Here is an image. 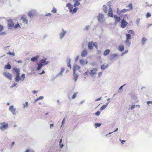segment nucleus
<instances>
[{
	"label": "nucleus",
	"mask_w": 152,
	"mask_h": 152,
	"mask_svg": "<svg viewBox=\"0 0 152 152\" xmlns=\"http://www.w3.org/2000/svg\"><path fill=\"white\" fill-rule=\"evenodd\" d=\"M73 76L74 80L76 82L78 78V76L75 73V72H73Z\"/></svg>",
	"instance_id": "a878e982"
},
{
	"label": "nucleus",
	"mask_w": 152,
	"mask_h": 152,
	"mask_svg": "<svg viewBox=\"0 0 152 152\" xmlns=\"http://www.w3.org/2000/svg\"><path fill=\"white\" fill-rule=\"evenodd\" d=\"M25 78V74H23L21 77H20V74L16 75L15 80L16 82L18 83L20 80L23 81Z\"/></svg>",
	"instance_id": "f03ea898"
},
{
	"label": "nucleus",
	"mask_w": 152,
	"mask_h": 152,
	"mask_svg": "<svg viewBox=\"0 0 152 152\" xmlns=\"http://www.w3.org/2000/svg\"><path fill=\"white\" fill-rule=\"evenodd\" d=\"M6 32H1L0 33V36L2 35H4L6 34Z\"/></svg>",
	"instance_id": "864d4df0"
},
{
	"label": "nucleus",
	"mask_w": 152,
	"mask_h": 152,
	"mask_svg": "<svg viewBox=\"0 0 152 152\" xmlns=\"http://www.w3.org/2000/svg\"><path fill=\"white\" fill-rule=\"evenodd\" d=\"M146 103L148 104H149L150 103L152 104V101H148Z\"/></svg>",
	"instance_id": "bf43d9fd"
},
{
	"label": "nucleus",
	"mask_w": 152,
	"mask_h": 152,
	"mask_svg": "<svg viewBox=\"0 0 152 152\" xmlns=\"http://www.w3.org/2000/svg\"><path fill=\"white\" fill-rule=\"evenodd\" d=\"M23 108H25L26 107H28V103L27 102H26L25 103H23Z\"/></svg>",
	"instance_id": "e433bc0d"
},
{
	"label": "nucleus",
	"mask_w": 152,
	"mask_h": 152,
	"mask_svg": "<svg viewBox=\"0 0 152 152\" xmlns=\"http://www.w3.org/2000/svg\"><path fill=\"white\" fill-rule=\"evenodd\" d=\"M17 85V83H14L10 87V88H12L13 87H14L15 86Z\"/></svg>",
	"instance_id": "49530a36"
},
{
	"label": "nucleus",
	"mask_w": 152,
	"mask_h": 152,
	"mask_svg": "<svg viewBox=\"0 0 152 152\" xmlns=\"http://www.w3.org/2000/svg\"><path fill=\"white\" fill-rule=\"evenodd\" d=\"M102 75V72H99L98 73V77H101Z\"/></svg>",
	"instance_id": "4d7b16f0"
},
{
	"label": "nucleus",
	"mask_w": 152,
	"mask_h": 152,
	"mask_svg": "<svg viewBox=\"0 0 152 152\" xmlns=\"http://www.w3.org/2000/svg\"><path fill=\"white\" fill-rule=\"evenodd\" d=\"M127 24L128 23L123 19L121 22V28H124L126 26Z\"/></svg>",
	"instance_id": "9d476101"
},
{
	"label": "nucleus",
	"mask_w": 152,
	"mask_h": 152,
	"mask_svg": "<svg viewBox=\"0 0 152 152\" xmlns=\"http://www.w3.org/2000/svg\"><path fill=\"white\" fill-rule=\"evenodd\" d=\"M114 17L115 20V23H116L118 22H120L121 20V18L120 17H118L116 15H114Z\"/></svg>",
	"instance_id": "f3484780"
},
{
	"label": "nucleus",
	"mask_w": 152,
	"mask_h": 152,
	"mask_svg": "<svg viewBox=\"0 0 152 152\" xmlns=\"http://www.w3.org/2000/svg\"><path fill=\"white\" fill-rule=\"evenodd\" d=\"M65 120H66V118H63V119L62 122V125L64 123Z\"/></svg>",
	"instance_id": "5fc2aeb1"
},
{
	"label": "nucleus",
	"mask_w": 152,
	"mask_h": 152,
	"mask_svg": "<svg viewBox=\"0 0 152 152\" xmlns=\"http://www.w3.org/2000/svg\"><path fill=\"white\" fill-rule=\"evenodd\" d=\"M107 65H102L101 67V69L102 70H104L107 67Z\"/></svg>",
	"instance_id": "c9c22d12"
},
{
	"label": "nucleus",
	"mask_w": 152,
	"mask_h": 152,
	"mask_svg": "<svg viewBox=\"0 0 152 152\" xmlns=\"http://www.w3.org/2000/svg\"><path fill=\"white\" fill-rule=\"evenodd\" d=\"M4 29V28L2 25H0V31H2Z\"/></svg>",
	"instance_id": "3c124183"
},
{
	"label": "nucleus",
	"mask_w": 152,
	"mask_h": 152,
	"mask_svg": "<svg viewBox=\"0 0 152 152\" xmlns=\"http://www.w3.org/2000/svg\"><path fill=\"white\" fill-rule=\"evenodd\" d=\"M88 48L89 50H92L93 48V46H94L97 49H98V45L96 42H94L93 41L89 42L88 43Z\"/></svg>",
	"instance_id": "f257e3e1"
},
{
	"label": "nucleus",
	"mask_w": 152,
	"mask_h": 152,
	"mask_svg": "<svg viewBox=\"0 0 152 152\" xmlns=\"http://www.w3.org/2000/svg\"><path fill=\"white\" fill-rule=\"evenodd\" d=\"M78 9V8L77 7L74 8L72 10V14H73L76 13Z\"/></svg>",
	"instance_id": "72a5a7b5"
},
{
	"label": "nucleus",
	"mask_w": 152,
	"mask_h": 152,
	"mask_svg": "<svg viewBox=\"0 0 152 152\" xmlns=\"http://www.w3.org/2000/svg\"><path fill=\"white\" fill-rule=\"evenodd\" d=\"M129 9H124L122 10H120V14L122 13H125L126 12L129 11Z\"/></svg>",
	"instance_id": "c85d7f7f"
},
{
	"label": "nucleus",
	"mask_w": 152,
	"mask_h": 152,
	"mask_svg": "<svg viewBox=\"0 0 152 152\" xmlns=\"http://www.w3.org/2000/svg\"><path fill=\"white\" fill-rule=\"evenodd\" d=\"M56 76H54L53 75V76H52V78H51V80H51V81H53V80H54L55 79H54V77H55Z\"/></svg>",
	"instance_id": "680f3d73"
},
{
	"label": "nucleus",
	"mask_w": 152,
	"mask_h": 152,
	"mask_svg": "<svg viewBox=\"0 0 152 152\" xmlns=\"http://www.w3.org/2000/svg\"><path fill=\"white\" fill-rule=\"evenodd\" d=\"M126 39L129 40L131 39L132 38L131 35L129 34H126Z\"/></svg>",
	"instance_id": "2f4dec72"
},
{
	"label": "nucleus",
	"mask_w": 152,
	"mask_h": 152,
	"mask_svg": "<svg viewBox=\"0 0 152 152\" xmlns=\"http://www.w3.org/2000/svg\"><path fill=\"white\" fill-rule=\"evenodd\" d=\"M38 66L37 68V69L38 70H39V69H40L43 66V65H42V64H38Z\"/></svg>",
	"instance_id": "58836bf2"
},
{
	"label": "nucleus",
	"mask_w": 152,
	"mask_h": 152,
	"mask_svg": "<svg viewBox=\"0 0 152 152\" xmlns=\"http://www.w3.org/2000/svg\"><path fill=\"white\" fill-rule=\"evenodd\" d=\"M108 16H109L111 17H113L112 10L110 7L109 9Z\"/></svg>",
	"instance_id": "a211bd4d"
},
{
	"label": "nucleus",
	"mask_w": 152,
	"mask_h": 152,
	"mask_svg": "<svg viewBox=\"0 0 152 152\" xmlns=\"http://www.w3.org/2000/svg\"><path fill=\"white\" fill-rule=\"evenodd\" d=\"M151 16V14L149 13L148 12L147 13L146 17L147 18H148L149 17Z\"/></svg>",
	"instance_id": "de8ad7c7"
},
{
	"label": "nucleus",
	"mask_w": 152,
	"mask_h": 152,
	"mask_svg": "<svg viewBox=\"0 0 152 152\" xmlns=\"http://www.w3.org/2000/svg\"><path fill=\"white\" fill-rule=\"evenodd\" d=\"M39 56L37 55L36 56H35L32 58L31 60L32 61H34L36 60H37L38 58H39Z\"/></svg>",
	"instance_id": "bb28decb"
},
{
	"label": "nucleus",
	"mask_w": 152,
	"mask_h": 152,
	"mask_svg": "<svg viewBox=\"0 0 152 152\" xmlns=\"http://www.w3.org/2000/svg\"><path fill=\"white\" fill-rule=\"evenodd\" d=\"M124 50V46L123 45H120L118 48V50L122 52Z\"/></svg>",
	"instance_id": "393cba45"
},
{
	"label": "nucleus",
	"mask_w": 152,
	"mask_h": 152,
	"mask_svg": "<svg viewBox=\"0 0 152 152\" xmlns=\"http://www.w3.org/2000/svg\"><path fill=\"white\" fill-rule=\"evenodd\" d=\"M90 28V26H87L85 27V29L86 30H88L89 28Z\"/></svg>",
	"instance_id": "6e6d98bb"
},
{
	"label": "nucleus",
	"mask_w": 152,
	"mask_h": 152,
	"mask_svg": "<svg viewBox=\"0 0 152 152\" xmlns=\"http://www.w3.org/2000/svg\"><path fill=\"white\" fill-rule=\"evenodd\" d=\"M66 33V31L63 28H62L61 31L59 34L60 39H63V38L64 37Z\"/></svg>",
	"instance_id": "423d86ee"
},
{
	"label": "nucleus",
	"mask_w": 152,
	"mask_h": 152,
	"mask_svg": "<svg viewBox=\"0 0 152 152\" xmlns=\"http://www.w3.org/2000/svg\"><path fill=\"white\" fill-rule=\"evenodd\" d=\"M97 19L99 22H102L104 20V15L102 14L99 13L97 16Z\"/></svg>",
	"instance_id": "1a4fd4ad"
},
{
	"label": "nucleus",
	"mask_w": 152,
	"mask_h": 152,
	"mask_svg": "<svg viewBox=\"0 0 152 152\" xmlns=\"http://www.w3.org/2000/svg\"><path fill=\"white\" fill-rule=\"evenodd\" d=\"M127 7H128L129 8H130V9H132V4H129L127 6Z\"/></svg>",
	"instance_id": "8fccbe9b"
},
{
	"label": "nucleus",
	"mask_w": 152,
	"mask_h": 152,
	"mask_svg": "<svg viewBox=\"0 0 152 152\" xmlns=\"http://www.w3.org/2000/svg\"><path fill=\"white\" fill-rule=\"evenodd\" d=\"M101 125V123H95V126L96 127H99Z\"/></svg>",
	"instance_id": "79ce46f5"
},
{
	"label": "nucleus",
	"mask_w": 152,
	"mask_h": 152,
	"mask_svg": "<svg viewBox=\"0 0 152 152\" xmlns=\"http://www.w3.org/2000/svg\"><path fill=\"white\" fill-rule=\"evenodd\" d=\"M80 69V67L77 64L74 65L73 68V72H75L76 70H79Z\"/></svg>",
	"instance_id": "6ab92c4d"
},
{
	"label": "nucleus",
	"mask_w": 152,
	"mask_h": 152,
	"mask_svg": "<svg viewBox=\"0 0 152 152\" xmlns=\"http://www.w3.org/2000/svg\"><path fill=\"white\" fill-rule=\"evenodd\" d=\"M3 75L4 77L10 80H11L12 79V75L10 73L7 72H3Z\"/></svg>",
	"instance_id": "0eeeda50"
},
{
	"label": "nucleus",
	"mask_w": 152,
	"mask_h": 152,
	"mask_svg": "<svg viewBox=\"0 0 152 152\" xmlns=\"http://www.w3.org/2000/svg\"><path fill=\"white\" fill-rule=\"evenodd\" d=\"M146 40L147 39L145 38L144 37H143L142 40V45H144Z\"/></svg>",
	"instance_id": "473e14b6"
},
{
	"label": "nucleus",
	"mask_w": 152,
	"mask_h": 152,
	"mask_svg": "<svg viewBox=\"0 0 152 152\" xmlns=\"http://www.w3.org/2000/svg\"><path fill=\"white\" fill-rule=\"evenodd\" d=\"M109 103V102H108V103H105L100 108V110H104V109H105L106 107H107L108 104Z\"/></svg>",
	"instance_id": "b1692460"
},
{
	"label": "nucleus",
	"mask_w": 152,
	"mask_h": 152,
	"mask_svg": "<svg viewBox=\"0 0 152 152\" xmlns=\"http://www.w3.org/2000/svg\"><path fill=\"white\" fill-rule=\"evenodd\" d=\"M110 50L109 49H107L104 51L103 53V55L104 56H107L109 53Z\"/></svg>",
	"instance_id": "cd10ccee"
},
{
	"label": "nucleus",
	"mask_w": 152,
	"mask_h": 152,
	"mask_svg": "<svg viewBox=\"0 0 152 152\" xmlns=\"http://www.w3.org/2000/svg\"><path fill=\"white\" fill-rule=\"evenodd\" d=\"M70 60H69V62L67 63V66L69 67H70V69H71V64H70Z\"/></svg>",
	"instance_id": "603ef678"
},
{
	"label": "nucleus",
	"mask_w": 152,
	"mask_h": 152,
	"mask_svg": "<svg viewBox=\"0 0 152 152\" xmlns=\"http://www.w3.org/2000/svg\"><path fill=\"white\" fill-rule=\"evenodd\" d=\"M117 12L119 14H120V11L119 10V9L118 8H117Z\"/></svg>",
	"instance_id": "e2e57ef3"
},
{
	"label": "nucleus",
	"mask_w": 152,
	"mask_h": 152,
	"mask_svg": "<svg viewBox=\"0 0 152 152\" xmlns=\"http://www.w3.org/2000/svg\"><path fill=\"white\" fill-rule=\"evenodd\" d=\"M11 68V65L10 64H8L4 66L5 69H10Z\"/></svg>",
	"instance_id": "f704fd0d"
},
{
	"label": "nucleus",
	"mask_w": 152,
	"mask_h": 152,
	"mask_svg": "<svg viewBox=\"0 0 152 152\" xmlns=\"http://www.w3.org/2000/svg\"><path fill=\"white\" fill-rule=\"evenodd\" d=\"M7 53V54H10V55H13L14 56L15 55V53L14 52H9L8 53Z\"/></svg>",
	"instance_id": "c03bdc74"
},
{
	"label": "nucleus",
	"mask_w": 152,
	"mask_h": 152,
	"mask_svg": "<svg viewBox=\"0 0 152 152\" xmlns=\"http://www.w3.org/2000/svg\"><path fill=\"white\" fill-rule=\"evenodd\" d=\"M20 20L21 25L22 24L25 25L27 24L28 23V20L26 15H23L20 18Z\"/></svg>",
	"instance_id": "7ed1b4c3"
},
{
	"label": "nucleus",
	"mask_w": 152,
	"mask_h": 152,
	"mask_svg": "<svg viewBox=\"0 0 152 152\" xmlns=\"http://www.w3.org/2000/svg\"><path fill=\"white\" fill-rule=\"evenodd\" d=\"M52 12L54 13H56V12L57 10L56 8L53 7L52 10Z\"/></svg>",
	"instance_id": "a18cd8bd"
},
{
	"label": "nucleus",
	"mask_w": 152,
	"mask_h": 152,
	"mask_svg": "<svg viewBox=\"0 0 152 152\" xmlns=\"http://www.w3.org/2000/svg\"><path fill=\"white\" fill-rule=\"evenodd\" d=\"M66 7H68L69 10L72 9L73 8L72 5L69 3L67 4Z\"/></svg>",
	"instance_id": "c756f323"
},
{
	"label": "nucleus",
	"mask_w": 152,
	"mask_h": 152,
	"mask_svg": "<svg viewBox=\"0 0 152 152\" xmlns=\"http://www.w3.org/2000/svg\"><path fill=\"white\" fill-rule=\"evenodd\" d=\"M77 92L75 93L72 96V99H74L76 97V96H77Z\"/></svg>",
	"instance_id": "a19ab883"
},
{
	"label": "nucleus",
	"mask_w": 152,
	"mask_h": 152,
	"mask_svg": "<svg viewBox=\"0 0 152 152\" xmlns=\"http://www.w3.org/2000/svg\"><path fill=\"white\" fill-rule=\"evenodd\" d=\"M79 57V56H77L76 58H75V61H77L78 60Z\"/></svg>",
	"instance_id": "774afa93"
},
{
	"label": "nucleus",
	"mask_w": 152,
	"mask_h": 152,
	"mask_svg": "<svg viewBox=\"0 0 152 152\" xmlns=\"http://www.w3.org/2000/svg\"><path fill=\"white\" fill-rule=\"evenodd\" d=\"M140 19L139 18H138L136 20V23L137 25L138 26L139 25V23L140 22Z\"/></svg>",
	"instance_id": "ea45409f"
},
{
	"label": "nucleus",
	"mask_w": 152,
	"mask_h": 152,
	"mask_svg": "<svg viewBox=\"0 0 152 152\" xmlns=\"http://www.w3.org/2000/svg\"><path fill=\"white\" fill-rule=\"evenodd\" d=\"M125 43L126 46L128 47H130V46L131 45V42L129 40L126 39L125 41Z\"/></svg>",
	"instance_id": "4be33fe9"
},
{
	"label": "nucleus",
	"mask_w": 152,
	"mask_h": 152,
	"mask_svg": "<svg viewBox=\"0 0 152 152\" xmlns=\"http://www.w3.org/2000/svg\"><path fill=\"white\" fill-rule=\"evenodd\" d=\"M126 84H124L123 85H122V86H121L119 88V90H121V89Z\"/></svg>",
	"instance_id": "0e129e2a"
},
{
	"label": "nucleus",
	"mask_w": 152,
	"mask_h": 152,
	"mask_svg": "<svg viewBox=\"0 0 152 152\" xmlns=\"http://www.w3.org/2000/svg\"><path fill=\"white\" fill-rule=\"evenodd\" d=\"M88 54V52L86 49L83 50L81 52V55L82 57H86Z\"/></svg>",
	"instance_id": "9b49d317"
},
{
	"label": "nucleus",
	"mask_w": 152,
	"mask_h": 152,
	"mask_svg": "<svg viewBox=\"0 0 152 152\" xmlns=\"http://www.w3.org/2000/svg\"><path fill=\"white\" fill-rule=\"evenodd\" d=\"M15 61L19 63H21L22 62V61L21 60H19L18 61H16V60H15Z\"/></svg>",
	"instance_id": "338daca9"
},
{
	"label": "nucleus",
	"mask_w": 152,
	"mask_h": 152,
	"mask_svg": "<svg viewBox=\"0 0 152 152\" xmlns=\"http://www.w3.org/2000/svg\"><path fill=\"white\" fill-rule=\"evenodd\" d=\"M8 25L9 27H12L14 26V23L12 20H10L8 21Z\"/></svg>",
	"instance_id": "aec40b11"
},
{
	"label": "nucleus",
	"mask_w": 152,
	"mask_h": 152,
	"mask_svg": "<svg viewBox=\"0 0 152 152\" xmlns=\"http://www.w3.org/2000/svg\"><path fill=\"white\" fill-rule=\"evenodd\" d=\"M0 129L3 131H4L8 127V124H5V123L3 122L0 123Z\"/></svg>",
	"instance_id": "39448f33"
},
{
	"label": "nucleus",
	"mask_w": 152,
	"mask_h": 152,
	"mask_svg": "<svg viewBox=\"0 0 152 152\" xmlns=\"http://www.w3.org/2000/svg\"><path fill=\"white\" fill-rule=\"evenodd\" d=\"M30 150L29 149H26L24 152H30Z\"/></svg>",
	"instance_id": "69168bd1"
},
{
	"label": "nucleus",
	"mask_w": 152,
	"mask_h": 152,
	"mask_svg": "<svg viewBox=\"0 0 152 152\" xmlns=\"http://www.w3.org/2000/svg\"><path fill=\"white\" fill-rule=\"evenodd\" d=\"M119 55L116 54H111V56L112 57V59H117L118 56Z\"/></svg>",
	"instance_id": "412c9836"
},
{
	"label": "nucleus",
	"mask_w": 152,
	"mask_h": 152,
	"mask_svg": "<svg viewBox=\"0 0 152 152\" xmlns=\"http://www.w3.org/2000/svg\"><path fill=\"white\" fill-rule=\"evenodd\" d=\"M35 12L36 10H35L32 9L28 13V15L29 17L31 18L33 16V15L35 14Z\"/></svg>",
	"instance_id": "ddd939ff"
},
{
	"label": "nucleus",
	"mask_w": 152,
	"mask_h": 152,
	"mask_svg": "<svg viewBox=\"0 0 152 152\" xmlns=\"http://www.w3.org/2000/svg\"><path fill=\"white\" fill-rule=\"evenodd\" d=\"M43 98H44V97L43 96H40L36 100V101H38L39 100H40L42 99H43Z\"/></svg>",
	"instance_id": "37998d69"
},
{
	"label": "nucleus",
	"mask_w": 152,
	"mask_h": 152,
	"mask_svg": "<svg viewBox=\"0 0 152 152\" xmlns=\"http://www.w3.org/2000/svg\"><path fill=\"white\" fill-rule=\"evenodd\" d=\"M81 0H74L73 1L74 2V7H76L79 5L80 4V3L79 2V1H80Z\"/></svg>",
	"instance_id": "2eb2a0df"
},
{
	"label": "nucleus",
	"mask_w": 152,
	"mask_h": 152,
	"mask_svg": "<svg viewBox=\"0 0 152 152\" xmlns=\"http://www.w3.org/2000/svg\"><path fill=\"white\" fill-rule=\"evenodd\" d=\"M88 61L86 59H82L80 60V63L81 65H86L87 64Z\"/></svg>",
	"instance_id": "f8f14e48"
},
{
	"label": "nucleus",
	"mask_w": 152,
	"mask_h": 152,
	"mask_svg": "<svg viewBox=\"0 0 152 152\" xmlns=\"http://www.w3.org/2000/svg\"><path fill=\"white\" fill-rule=\"evenodd\" d=\"M9 110L13 114V115H16V108H15L14 106L13 105H11L10 107Z\"/></svg>",
	"instance_id": "6e6552de"
},
{
	"label": "nucleus",
	"mask_w": 152,
	"mask_h": 152,
	"mask_svg": "<svg viewBox=\"0 0 152 152\" xmlns=\"http://www.w3.org/2000/svg\"><path fill=\"white\" fill-rule=\"evenodd\" d=\"M102 99V97H100L97 99H96L95 100V101H98L99 100H100Z\"/></svg>",
	"instance_id": "13d9d810"
},
{
	"label": "nucleus",
	"mask_w": 152,
	"mask_h": 152,
	"mask_svg": "<svg viewBox=\"0 0 152 152\" xmlns=\"http://www.w3.org/2000/svg\"><path fill=\"white\" fill-rule=\"evenodd\" d=\"M135 105H132L131 107V109L132 110L133 109H134L135 107Z\"/></svg>",
	"instance_id": "052dcab7"
},
{
	"label": "nucleus",
	"mask_w": 152,
	"mask_h": 152,
	"mask_svg": "<svg viewBox=\"0 0 152 152\" xmlns=\"http://www.w3.org/2000/svg\"><path fill=\"white\" fill-rule=\"evenodd\" d=\"M103 9L104 12L105 13H107V7L106 5H104L103 6Z\"/></svg>",
	"instance_id": "7c9ffc66"
},
{
	"label": "nucleus",
	"mask_w": 152,
	"mask_h": 152,
	"mask_svg": "<svg viewBox=\"0 0 152 152\" xmlns=\"http://www.w3.org/2000/svg\"><path fill=\"white\" fill-rule=\"evenodd\" d=\"M46 58H44L40 61V63L42 64L43 66H45V65L48 63V61H46Z\"/></svg>",
	"instance_id": "dca6fc26"
},
{
	"label": "nucleus",
	"mask_w": 152,
	"mask_h": 152,
	"mask_svg": "<svg viewBox=\"0 0 152 152\" xmlns=\"http://www.w3.org/2000/svg\"><path fill=\"white\" fill-rule=\"evenodd\" d=\"M98 71V69L96 68H93L92 69L90 70L88 72V74L91 76H94L96 75V72Z\"/></svg>",
	"instance_id": "20e7f679"
},
{
	"label": "nucleus",
	"mask_w": 152,
	"mask_h": 152,
	"mask_svg": "<svg viewBox=\"0 0 152 152\" xmlns=\"http://www.w3.org/2000/svg\"><path fill=\"white\" fill-rule=\"evenodd\" d=\"M65 69L64 68H62L61 69V71L56 76L54 77V79L56 78L59 76H62L63 75V73L64 72Z\"/></svg>",
	"instance_id": "4468645a"
},
{
	"label": "nucleus",
	"mask_w": 152,
	"mask_h": 152,
	"mask_svg": "<svg viewBox=\"0 0 152 152\" xmlns=\"http://www.w3.org/2000/svg\"><path fill=\"white\" fill-rule=\"evenodd\" d=\"M14 28H20V25L18 24V23H17V24L14 26Z\"/></svg>",
	"instance_id": "4c0bfd02"
},
{
	"label": "nucleus",
	"mask_w": 152,
	"mask_h": 152,
	"mask_svg": "<svg viewBox=\"0 0 152 152\" xmlns=\"http://www.w3.org/2000/svg\"><path fill=\"white\" fill-rule=\"evenodd\" d=\"M14 70L16 72V75L20 74V71L19 69L16 67H15L14 68Z\"/></svg>",
	"instance_id": "5701e85b"
},
{
	"label": "nucleus",
	"mask_w": 152,
	"mask_h": 152,
	"mask_svg": "<svg viewBox=\"0 0 152 152\" xmlns=\"http://www.w3.org/2000/svg\"><path fill=\"white\" fill-rule=\"evenodd\" d=\"M100 114V112L99 111H98L95 113V115L96 116H98Z\"/></svg>",
	"instance_id": "09e8293b"
}]
</instances>
